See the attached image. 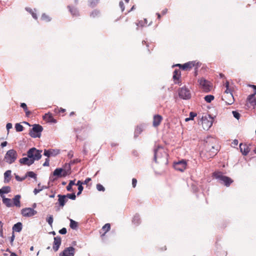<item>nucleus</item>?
<instances>
[{"instance_id":"nucleus-1","label":"nucleus","mask_w":256,"mask_h":256,"mask_svg":"<svg viewBox=\"0 0 256 256\" xmlns=\"http://www.w3.org/2000/svg\"><path fill=\"white\" fill-rule=\"evenodd\" d=\"M226 88L224 91L222 100L228 104H232L234 102V100L232 94V92L234 90L235 86H234L232 81H226L224 84Z\"/></svg>"},{"instance_id":"nucleus-2","label":"nucleus","mask_w":256,"mask_h":256,"mask_svg":"<svg viewBox=\"0 0 256 256\" xmlns=\"http://www.w3.org/2000/svg\"><path fill=\"white\" fill-rule=\"evenodd\" d=\"M201 64L199 62L194 60L190 61L184 64H178L174 65V66H177L180 68L182 71L188 72L190 70H194V75L196 76L197 75L198 69L200 66Z\"/></svg>"},{"instance_id":"nucleus-3","label":"nucleus","mask_w":256,"mask_h":256,"mask_svg":"<svg viewBox=\"0 0 256 256\" xmlns=\"http://www.w3.org/2000/svg\"><path fill=\"white\" fill-rule=\"evenodd\" d=\"M164 158V161L166 160V154L164 152L162 148L160 146L158 147L154 150V160L156 162H159L162 160L161 159Z\"/></svg>"},{"instance_id":"nucleus-4","label":"nucleus","mask_w":256,"mask_h":256,"mask_svg":"<svg viewBox=\"0 0 256 256\" xmlns=\"http://www.w3.org/2000/svg\"><path fill=\"white\" fill-rule=\"evenodd\" d=\"M212 176L216 179H218L223 182L226 186H229L234 180L230 178L224 176L220 172H215L212 174Z\"/></svg>"},{"instance_id":"nucleus-5","label":"nucleus","mask_w":256,"mask_h":256,"mask_svg":"<svg viewBox=\"0 0 256 256\" xmlns=\"http://www.w3.org/2000/svg\"><path fill=\"white\" fill-rule=\"evenodd\" d=\"M42 150H38L35 148H30L27 152V156L32 160L34 163L35 160H38L42 158Z\"/></svg>"},{"instance_id":"nucleus-6","label":"nucleus","mask_w":256,"mask_h":256,"mask_svg":"<svg viewBox=\"0 0 256 256\" xmlns=\"http://www.w3.org/2000/svg\"><path fill=\"white\" fill-rule=\"evenodd\" d=\"M201 125L202 126L204 130H208L212 124V118L208 115H205L202 116L201 120Z\"/></svg>"},{"instance_id":"nucleus-7","label":"nucleus","mask_w":256,"mask_h":256,"mask_svg":"<svg viewBox=\"0 0 256 256\" xmlns=\"http://www.w3.org/2000/svg\"><path fill=\"white\" fill-rule=\"evenodd\" d=\"M17 156L16 152L14 149H12L6 152L4 156V160L6 162L11 164L16 160Z\"/></svg>"},{"instance_id":"nucleus-8","label":"nucleus","mask_w":256,"mask_h":256,"mask_svg":"<svg viewBox=\"0 0 256 256\" xmlns=\"http://www.w3.org/2000/svg\"><path fill=\"white\" fill-rule=\"evenodd\" d=\"M42 130V126L38 124H34L33 125L32 129L30 130L29 134L32 138H40Z\"/></svg>"},{"instance_id":"nucleus-9","label":"nucleus","mask_w":256,"mask_h":256,"mask_svg":"<svg viewBox=\"0 0 256 256\" xmlns=\"http://www.w3.org/2000/svg\"><path fill=\"white\" fill-rule=\"evenodd\" d=\"M68 174V168H57L53 172V176L57 178L65 177Z\"/></svg>"},{"instance_id":"nucleus-10","label":"nucleus","mask_w":256,"mask_h":256,"mask_svg":"<svg viewBox=\"0 0 256 256\" xmlns=\"http://www.w3.org/2000/svg\"><path fill=\"white\" fill-rule=\"evenodd\" d=\"M250 86L254 88V92L253 94H250L247 98V104H250V106H252L254 108L256 107V98L255 95L256 94V86L250 85Z\"/></svg>"},{"instance_id":"nucleus-11","label":"nucleus","mask_w":256,"mask_h":256,"mask_svg":"<svg viewBox=\"0 0 256 256\" xmlns=\"http://www.w3.org/2000/svg\"><path fill=\"white\" fill-rule=\"evenodd\" d=\"M200 86L201 90L208 92L211 91L213 88V86L210 81H200Z\"/></svg>"},{"instance_id":"nucleus-12","label":"nucleus","mask_w":256,"mask_h":256,"mask_svg":"<svg viewBox=\"0 0 256 256\" xmlns=\"http://www.w3.org/2000/svg\"><path fill=\"white\" fill-rule=\"evenodd\" d=\"M186 161L184 160H182L178 162H174V166L175 170L182 172H184L186 169Z\"/></svg>"},{"instance_id":"nucleus-13","label":"nucleus","mask_w":256,"mask_h":256,"mask_svg":"<svg viewBox=\"0 0 256 256\" xmlns=\"http://www.w3.org/2000/svg\"><path fill=\"white\" fill-rule=\"evenodd\" d=\"M178 94L180 98L184 100L189 99L191 97L190 90L185 87L180 88L179 90Z\"/></svg>"},{"instance_id":"nucleus-14","label":"nucleus","mask_w":256,"mask_h":256,"mask_svg":"<svg viewBox=\"0 0 256 256\" xmlns=\"http://www.w3.org/2000/svg\"><path fill=\"white\" fill-rule=\"evenodd\" d=\"M22 214L24 217H30L34 216L37 212L34 208H22L21 210Z\"/></svg>"},{"instance_id":"nucleus-15","label":"nucleus","mask_w":256,"mask_h":256,"mask_svg":"<svg viewBox=\"0 0 256 256\" xmlns=\"http://www.w3.org/2000/svg\"><path fill=\"white\" fill-rule=\"evenodd\" d=\"M74 248L72 246H70L65 248L63 252L60 254V256H74Z\"/></svg>"},{"instance_id":"nucleus-16","label":"nucleus","mask_w":256,"mask_h":256,"mask_svg":"<svg viewBox=\"0 0 256 256\" xmlns=\"http://www.w3.org/2000/svg\"><path fill=\"white\" fill-rule=\"evenodd\" d=\"M60 153V150L58 149L44 150V154L49 158L50 156H55Z\"/></svg>"},{"instance_id":"nucleus-17","label":"nucleus","mask_w":256,"mask_h":256,"mask_svg":"<svg viewBox=\"0 0 256 256\" xmlns=\"http://www.w3.org/2000/svg\"><path fill=\"white\" fill-rule=\"evenodd\" d=\"M163 120L162 116L160 114H156L153 117L152 126L154 128L158 126Z\"/></svg>"},{"instance_id":"nucleus-18","label":"nucleus","mask_w":256,"mask_h":256,"mask_svg":"<svg viewBox=\"0 0 256 256\" xmlns=\"http://www.w3.org/2000/svg\"><path fill=\"white\" fill-rule=\"evenodd\" d=\"M240 148L242 154L244 156L247 155L250 150V146H248L246 144H240Z\"/></svg>"},{"instance_id":"nucleus-19","label":"nucleus","mask_w":256,"mask_h":256,"mask_svg":"<svg viewBox=\"0 0 256 256\" xmlns=\"http://www.w3.org/2000/svg\"><path fill=\"white\" fill-rule=\"evenodd\" d=\"M61 244V238L60 236H56L54 238V242L53 244V249L55 252H56Z\"/></svg>"},{"instance_id":"nucleus-20","label":"nucleus","mask_w":256,"mask_h":256,"mask_svg":"<svg viewBox=\"0 0 256 256\" xmlns=\"http://www.w3.org/2000/svg\"><path fill=\"white\" fill-rule=\"evenodd\" d=\"M20 162L22 164L30 166L34 164L32 160L30 158H29L28 156L23 158H20L19 160Z\"/></svg>"},{"instance_id":"nucleus-21","label":"nucleus","mask_w":256,"mask_h":256,"mask_svg":"<svg viewBox=\"0 0 256 256\" xmlns=\"http://www.w3.org/2000/svg\"><path fill=\"white\" fill-rule=\"evenodd\" d=\"M58 204L62 208L67 202L68 199L66 198V195L58 194Z\"/></svg>"},{"instance_id":"nucleus-22","label":"nucleus","mask_w":256,"mask_h":256,"mask_svg":"<svg viewBox=\"0 0 256 256\" xmlns=\"http://www.w3.org/2000/svg\"><path fill=\"white\" fill-rule=\"evenodd\" d=\"M44 120L48 122L56 123V120H55L52 114L48 113L44 114L43 116Z\"/></svg>"},{"instance_id":"nucleus-23","label":"nucleus","mask_w":256,"mask_h":256,"mask_svg":"<svg viewBox=\"0 0 256 256\" xmlns=\"http://www.w3.org/2000/svg\"><path fill=\"white\" fill-rule=\"evenodd\" d=\"M21 196L20 195L18 194L14 196V197L13 198V206H15L16 207L20 208V198Z\"/></svg>"},{"instance_id":"nucleus-24","label":"nucleus","mask_w":256,"mask_h":256,"mask_svg":"<svg viewBox=\"0 0 256 256\" xmlns=\"http://www.w3.org/2000/svg\"><path fill=\"white\" fill-rule=\"evenodd\" d=\"M11 170H6L4 174V183H8L11 180Z\"/></svg>"},{"instance_id":"nucleus-25","label":"nucleus","mask_w":256,"mask_h":256,"mask_svg":"<svg viewBox=\"0 0 256 256\" xmlns=\"http://www.w3.org/2000/svg\"><path fill=\"white\" fill-rule=\"evenodd\" d=\"M181 70H175L173 74V78L174 80H179L181 78Z\"/></svg>"},{"instance_id":"nucleus-26","label":"nucleus","mask_w":256,"mask_h":256,"mask_svg":"<svg viewBox=\"0 0 256 256\" xmlns=\"http://www.w3.org/2000/svg\"><path fill=\"white\" fill-rule=\"evenodd\" d=\"M2 202L7 207H12L13 206L12 202L11 199L8 198H6L2 197Z\"/></svg>"},{"instance_id":"nucleus-27","label":"nucleus","mask_w":256,"mask_h":256,"mask_svg":"<svg viewBox=\"0 0 256 256\" xmlns=\"http://www.w3.org/2000/svg\"><path fill=\"white\" fill-rule=\"evenodd\" d=\"M10 192V188L8 186H4L0 189V194L2 198V194H8Z\"/></svg>"},{"instance_id":"nucleus-28","label":"nucleus","mask_w":256,"mask_h":256,"mask_svg":"<svg viewBox=\"0 0 256 256\" xmlns=\"http://www.w3.org/2000/svg\"><path fill=\"white\" fill-rule=\"evenodd\" d=\"M68 8L73 16H78V12L76 8L72 6H68Z\"/></svg>"},{"instance_id":"nucleus-29","label":"nucleus","mask_w":256,"mask_h":256,"mask_svg":"<svg viewBox=\"0 0 256 256\" xmlns=\"http://www.w3.org/2000/svg\"><path fill=\"white\" fill-rule=\"evenodd\" d=\"M13 230L16 232H20L22 229V224L21 222H18L15 224L12 228Z\"/></svg>"},{"instance_id":"nucleus-30","label":"nucleus","mask_w":256,"mask_h":256,"mask_svg":"<svg viewBox=\"0 0 256 256\" xmlns=\"http://www.w3.org/2000/svg\"><path fill=\"white\" fill-rule=\"evenodd\" d=\"M26 10L32 14V16L36 20L38 18L36 12V10H34L30 8H26Z\"/></svg>"},{"instance_id":"nucleus-31","label":"nucleus","mask_w":256,"mask_h":256,"mask_svg":"<svg viewBox=\"0 0 256 256\" xmlns=\"http://www.w3.org/2000/svg\"><path fill=\"white\" fill-rule=\"evenodd\" d=\"M206 148L213 153H216L218 149L215 148V146H212V144L208 143L206 146Z\"/></svg>"},{"instance_id":"nucleus-32","label":"nucleus","mask_w":256,"mask_h":256,"mask_svg":"<svg viewBox=\"0 0 256 256\" xmlns=\"http://www.w3.org/2000/svg\"><path fill=\"white\" fill-rule=\"evenodd\" d=\"M41 19L44 22H49L51 20V18L47 14L44 13L41 16Z\"/></svg>"},{"instance_id":"nucleus-33","label":"nucleus","mask_w":256,"mask_h":256,"mask_svg":"<svg viewBox=\"0 0 256 256\" xmlns=\"http://www.w3.org/2000/svg\"><path fill=\"white\" fill-rule=\"evenodd\" d=\"M110 229V224L108 223L105 224L102 228V230L104 232L103 235L106 232H108Z\"/></svg>"},{"instance_id":"nucleus-34","label":"nucleus","mask_w":256,"mask_h":256,"mask_svg":"<svg viewBox=\"0 0 256 256\" xmlns=\"http://www.w3.org/2000/svg\"><path fill=\"white\" fill-rule=\"evenodd\" d=\"M214 98V97L212 95H207L204 96V99L207 102H210Z\"/></svg>"},{"instance_id":"nucleus-35","label":"nucleus","mask_w":256,"mask_h":256,"mask_svg":"<svg viewBox=\"0 0 256 256\" xmlns=\"http://www.w3.org/2000/svg\"><path fill=\"white\" fill-rule=\"evenodd\" d=\"M140 222V220L138 216H134L133 220L132 222L138 225Z\"/></svg>"},{"instance_id":"nucleus-36","label":"nucleus","mask_w":256,"mask_h":256,"mask_svg":"<svg viewBox=\"0 0 256 256\" xmlns=\"http://www.w3.org/2000/svg\"><path fill=\"white\" fill-rule=\"evenodd\" d=\"M70 227L72 229H76L78 227V222L76 221L70 219Z\"/></svg>"},{"instance_id":"nucleus-37","label":"nucleus","mask_w":256,"mask_h":256,"mask_svg":"<svg viewBox=\"0 0 256 256\" xmlns=\"http://www.w3.org/2000/svg\"><path fill=\"white\" fill-rule=\"evenodd\" d=\"M100 11L97 10H94L90 14V16L93 18L98 16L100 15Z\"/></svg>"},{"instance_id":"nucleus-38","label":"nucleus","mask_w":256,"mask_h":256,"mask_svg":"<svg viewBox=\"0 0 256 256\" xmlns=\"http://www.w3.org/2000/svg\"><path fill=\"white\" fill-rule=\"evenodd\" d=\"M100 0H88L89 5L92 7L95 6L98 2Z\"/></svg>"},{"instance_id":"nucleus-39","label":"nucleus","mask_w":256,"mask_h":256,"mask_svg":"<svg viewBox=\"0 0 256 256\" xmlns=\"http://www.w3.org/2000/svg\"><path fill=\"white\" fill-rule=\"evenodd\" d=\"M16 130L17 132H22L24 130V127L20 124H16L15 126Z\"/></svg>"},{"instance_id":"nucleus-40","label":"nucleus","mask_w":256,"mask_h":256,"mask_svg":"<svg viewBox=\"0 0 256 256\" xmlns=\"http://www.w3.org/2000/svg\"><path fill=\"white\" fill-rule=\"evenodd\" d=\"M66 196V198H68L72 200H76V194L74 193L68 194Z\"/></svg>"},{"instance_id":"nucleus-41","label":"nucleus","mask_w":256,"mask_h":256,"mask_svg":"<svg viewBox=\"0 0 256 256\" xmlns=\"http://www.w3.org/2000/svg\"><path fill=\"white\" fill-rule=\"evenodd\" d=\"M46 222H48V224L52 226V222H53V216H50L47 218H46Z\"/></svg>"},{"instance_id":"nucleus-42","label":"nucleus","mask_w":256,"mask_h":256,"mask_svg":"<svg viewBox=\"0 0 256 256\" xmlns=\"http://www.w3.org/2000/svg\"><path fill=\"white\" fill-rule=\"evenodd\" d=\"M3 226H4L3 222L2 221H0V236L2 238L4 237Z\"/></svg>"},{"instance_id":"nucleus-43","label":"nucleus","mask_w":256,"mask_h":256,"mask_svg":"<svg viewBox=\"0 0 256 256\" xmlns=\"http://www.w3.org/2000/svg\"><path fill=\"white\" fill-rule=\"evenodd\" d=\"M28 176L29 177L36 178V175L35 173H34L33 172H28L27 173Z\"/></svg>"},{"instance_id":"nucleus-44","label":"nucleus","mask_w":256,"mask_h":256,"mask_svg":"<svg viewBox=\"0 0 256 256\" xmlns=\"http://www.w3.org/2000/svg\"><path fill=\"white\" fill-rule=\"evenodd\" d=\"M96 188L98 191H104L105 190L104 188L100 184H96Z\"/></svg>"},{"instance_id":"nucleus-45","label":"nucleus","mask_w":256,"mask_h":256,"mask_svg":"<svg viewBox=\"0 0 256 256\" xmlns=\"http://www.w3.org/2000/svg\"><path fill=\"white\" fill-rule=\"evenodd\" d=\"M232 114L236 118L237 120H238L240 118V114L236 112V111H232Z\"/></svg>"},{"instance_id":"nucleus-46","label":"nucleus","mask_w":256,"mask_h":256,"mask_svg":"<svg viewBox=\"0 0 256 256\" xmlns=\"http://www.w3.org/2000/svg\"><path fill=\"white\" fill-rule=\"evenodd\" d=\"M63 168H66V169L68 168L69 174H70V169H71V168H70V163L66 164L64 166Z\"/></svg>"},{"instance_id":"nucleus-47","label":"nucleus","mask_w":256,"mask_h":256,"mask_svg":"<svg viewBox=\"0 0 256 256\" xmlns=\"http://www.w3.org/2000/svg\"><path fill=\"white\" fill-rule=\"evenodd\" d=\"M50 166V160L48 158L46 159L45 162L43 164V166Z\"/></svg>"},{"instance_id":"nucleus-48","label":"nucleus","mask_w":256,"mask_h":256,"mask_svg":"<svg viewBox=\"0 0 256 256\" xmlns=\"http://www.w3.org/2000/svg\"><path fill=\"white\" fill-rule=\"evenodd\" d=\"M83 188H83L82 186H78V192L77 193V195L78 196H79L80 194H81V193H82V191L83 190Z\"/></svg>"},{"instance_id":"nucleus-49","label":"nucleus","mask_w":256,"mask_h":256,"mask_svg":"<svg viewBox=\"0 0 256 256\" xmlns=\"http://www.w3.org/2000/svg\"><path fill=\"white\" fill-rule=\"evenodd\" d=\"M67 230L65 228H64L59 230V232L62 234H64L66 233Z\"/></svg>"},{"instance_id":"nucleus-50","label":"nucleus","mask_w":256,"mask_h":256,"mask_svg":"<svg viewBox=\"0 0 256 256\" xmlns=\"http://www.w3.org/2000/svg\"><path fill=\"white\" fill-rule=\"evenodd\" d=\"M196 116V114L194 112H190V118L191 120H192Z\"/></svg>"},{"instance_id":"nucleus-51","label":"nucleus","mask_w":256,"mask_h":256,"mask_svg":"<svg viewBox=\"0 0 256 256\" xmlns=\"http://www.w3.org/2000/svg\"><path fill=\"white\" fill-rule=\"evenodd\" d=\"M119 6L121 8V10L123 12L124 10V2L122 1H120L119 3Z\"/></svg>"},{"instance_id":"nucleus-52","label":"nucleus","mask_w":256,"mask_h":256,"mask_svg":"<svg viewBox=\"0 0 256 256\" xmlns=\"http://www.w3.org/2000/svg\"><path fill=\"white\" fill-rule=\"evenodd\" d=\"M137 184V180L135 178H133L132 179V186L133 188H135Z\"/></svg>"},{"instance_id":"nucleus-53","label":"nucleus","mask_w":256,"mask_h":256,"mask_svg":"<svg viewBox=\"0 0 256 256\" xmlns=\"http://www.w3.org/2000/svg\"><path fill=\"white\" fill-rule=\"evenodd\" d=\"M20 106L24 110H27L28 107L25 103H21Z\"/></svg>"},{"instance_id":"nucleus-54","label":"nucleus","mask_w":256,"mask_h":256,"mask_svg":"<svg viewBox=\"0 0 256 256\" xmlns=\"http://www.w3.org/2000/svg\"><path fill=\"white\" fill-rule=\"evenodd\" d=\"M91 180V178H88L86 179V180L83 182V184H88L90 181Z\"/></svg>"},{"instance_id":"nucleus-55","label":"nucleus","mask_w":256,"mask_h":256,"mask_svg":"<svg viewBox=\"0 0 256 256\" xmlns=\"http://www.w3.org/2000/svg\"><path fill=\"white\" fill-rule=\"evenodd\" d=\"M6 129L8 130L12 128V124L11 123H8L6 126Z\"/></svg>"},{"instance_id":"nucleus-56","label":"nucleus","mask_w":256,"mask_h":256,"mask_svg":"<svg viewBox=\"0 0 256 256\" xmlns=\"http://www.w3.org/2000/svg\"><path fill=\"white\" fill-rule=\"evenodd\" d=\"M80 161L78 160V159H76V160H72L70 161V164H74L75 163H77L78 162H79Z\"/></svg>"},{"instance_id":"nucleus-57","label":"nucleus","mask_w":256,"mask_h":256,"mask_svg":"<svg viewBox=\"0 0 256 256\" xmlns=\"http://www.w3.org/2000/svg\"><path fill=\"white\" fill-rule=\"evenodd\" d=\"M66 190L69 192L72 191V186L68 184L66 186Z\"/></svg>"},{"instance_id":"nucleus-58","label":"nucleus","mask_w":256,"mask_h":256,"mask_svg":"<svg viewBox=\"0 0 256 256\" xmlns=\"http://www.w3.org/2000/svg\"><path fill=\"white\" fill-rule=\"evenodd\" d=\"M41 190H42V189L35 188L34 190V192L35 194H36L38 193Z\"/></svg>"},{"instance_id":"nucleus-59","label":"nucleus","mask_w":256,"mask_h":256,"mask_svg":"<svg viewBox=\"0 0 256 256\" xmlns=\"http://www.w3.org/2000/svg\"><path fill=\"white\" fill-rule=\"evenodd\" d=\"M68 157L71 158L73 156V153L72 152H70L68 154Z\"/></svg>"},{"instance_id":"nucleus-60","label":"nucleus","mask_w":256,"mask_h":256,"mask_svg":"<svg viewBox=\"0 0 256 256\" xmlns=\"http://www.w3.org/2000/svg\"><path fill=\"white\" fill-rule=\"evenodd\" d=\"M83 182H81L80 180H78L77 183L76 184V186H82L83 184Z\"/></svg>"},{"instance_id":"nucleus-61","label":"nucleus","mask_w":256,"mask_h":256,"mask_svg":"<svg viewBox=\"0 0 256 256\" xmlns=\"http://www.w3.org/2000/svg\"><path fill=\"white\" fill-rule=\"evenodd\" d=\"M7 144H8V143H7V142H6V141L4 142H2L1 144V146H2V148H4V147L6 146L7 145Z\"/></svg>"},{"instance_id":"nucleus-62","label":"nucleus","mask_w":256,"mask_h":256,"mask_svg":"<svg viewBox=\"0 0 256 256\" xmlns=\"http://www.w3.org/2000/svg\"><path fill=\"white\" fill-rule=\"evenodd\" d=\"M219 76H220V78L224 79L226 78L225 76L222 74H220Z\"/></svg>"},{"instance_id":"nucleus-63","label":"nucleus","mask_w":256,"mask_h":256,"mask_svg":"<svg viewBox=\"0 0 256 256\" xmlns=\"http://www.w3.org/2000/svg\"><path fill=\"white\" fill-rule=\"evenodd\" d=\"M25 112H26V114L27 116H29L30 114V112L28 110V109H27V110H24Z\"/></svg>"},{"instance_id":"nucleus-64","label":"nucleus","mask_w":256,"mask_h":256,"mask_svg":"<svg viewBox=\"0 0 256 256\" xmlns=\"http://www.w3.org/2000/svg\"><path fill=\"white\" fill-rule=\"evenodd\" d=\"M142 132V130L140 128H137L136 130V132H137L138 134H140V132Z\"/></svg>"}]
</instances>
